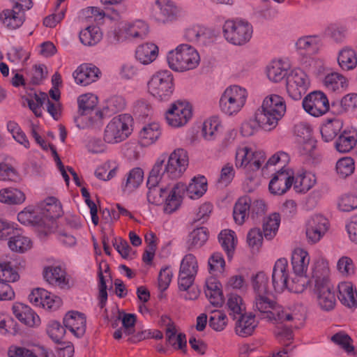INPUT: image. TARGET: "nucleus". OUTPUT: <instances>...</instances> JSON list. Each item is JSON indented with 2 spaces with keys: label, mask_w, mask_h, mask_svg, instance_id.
<instances>
[{
  "label": "nucleus",
  "mask_w": 357,
  "mask_h": 357,
  "mask_svg": "<svg viewBox=\"0 0 357 357\" xmlns=\"http://www.w3.org/2000/svg\"><path fill=\"white\" fill-rule=\"evenodd\" d=\"M310 261L309 253L305 249L295 248L291 257L293 273H290L287 258L281 257L274 264L272 272V284L275 291L288 290L295 294L303 293L310 280L307 275Z\"/></svg>",
  "instance_id": "obj_1"
},
{
  "label": "nucleus",
  "mask_w": 357,
  "mask_h": 357,
  "mask_svg": "<svg viewBox=\"0 0 357 357\" xmlns=\"http://www.w3.org/2000/svg\"><path fill=\"white\" fill-rule=\"evenodd\" d=\"M252 307L263 319L273 324L289 322L296 328L304 325L306 317L305 308L301 304L293 303L281 305L266 294L256 295Z\"/></svg>",
  "instance_id": "obj_2"
},
{
  "label": "nucleus",
  "mask_w": 357,
  "mask_h": 357,
  "mask_svg": "<svg viewBox=\"0 0 357 357\" xmlns=\"http://www.w3.org/2000/svg\"><path fill=\"white\" fill-rule=\"evenodd\" d=\"M62 208L54 197H49L35 205H29L17 214V220L23 225L36 227L44 236L52 232L53 220L60 217Z\"/></svg>",
  "instance_id": "obj_3"
},
{
  "label": "nucleus",
  "mask_w": 357,
  "mask_h": 357,
  "mask_svg": "<svg viewBox=\"0 0 357 357\" xmlns=\"http://www.w3.org/2000/svg\"><path fill=\"white\" fill-rule=\"evenodd\" d=\"M188 164V154L184 149L177 148L169 154L163 153L157 158L151 170V179L155 183L162 176L171 179L179 178L186 171Z\"/></svg>",
  "instance_id": "obj_4"
},
{
  "label": "nucleus",
  "mask_w": 357,
  "mask_h": 357,
  "mask_svg": "<svg viewBox=\"0 0 357 357\" xmlns=\"http://www.w3.org/2000/svg\"><path fill=\"white\" fill-rule=\"evenodd\" d=\"M287 111L286 102L283 97L271 93L262 100L261 105L256 112V118L262 130L271 131L278 125Z\"/></svg>",
  "instance_id": "obj_5"
},
{
  "label": "nucleus",
  "mask_w": 357,
  "mask_h": 357,
  "mask_svg": "<svg viewBox=\"0 0 357 357\" xmlns=\"http://www.w3.org/2000/svg\"><path fill=\"white\" fill-rule=\"evenodd\" d=\"M166 61L169 68L177 73H185L196 69L200 64L198 50L188 43H181L167 52Z\"/></svg>",
  "instance_id": "obj_6"
},
{
  "label": "nucleus",
  "mask_w": 357,
  "mask_h": 357,
  "mask_svg": "<svg viewBox=\"0 0 357 357\" xmlns=\"http://www.w3.org/2000/svg\"><path fill=\"white\" fill-rule=\"evenodd\" d=\"M249 97L248 89L238 84H231L221 93L218 107L226 116L234 117L245 107Z\"/></svg>",
  "instance_id": "obj_7"
},
{
  "label": "nucleus",
  "mask_w": 357,
  "mask_h": 357,
  "mask_svg": "<svg viewBox=\"0 0 357 357\" xmlns=\"http://www.w3.org/2000/svg\"><path fill=\"white\" fill-rule=\"evenodd\" d=\"M132 123L133 119L128 114H121L113 117L104 128V139L112 145L125 141L132 134Z\"/></svg>",
  "instance_id": "obj_8"
},
{
  "label": "nucleus",
  "mask_w": 357,
  "mask_h": 357,
  "mask_svg": "<svg viewBox=\"0 0 357 357\" xmlns=\"http://www.w3.org/2000/svg\"><path fill=\"white\" fill-rule=\"evenodd\" d=\"M174 89V76L169 70L156 71L147 82L149 93L158 101H168L173 94Z\"/></svg>",
  "instance_id": "obj_9"
},
{
  "label": "nucleus",
  "mask_w": 357,
  "mask_h": 357,
  "mask_svg": "<svg viewBox=\"0 0 357 357\" xmlns=\"http://www.w3.org/2000/svg\"><path fill=\"white\" fill-rule=\"evenodd\" d=\"M222 34L229 43L236 46H243L251 40L253 26L251 23L245 20H227L222 25Z\"/></svg>",
  "instance_id": "obj_10"
},
{
  "label": "nucleus",
  "mask_w": 357,
  "mask_h": 357,
  "mask_svg": "<svg viewBox=\"0 0 357 357\" xmlns=\"http://www.w3.org/2000/svg\"><path fill=\"white\" fill-rule=\"evenodd\" d=\"M265 160L263 151L255 150L247 144H240L236 149L234 164L237 169L255 172L261 167Z\"/></svg>",
  "instance_id": "obj_11"
},
{
  "label": "nucleus",
  "mask_w": 357,
  "mask_h": 357,
  "mask_svg": "<svg viewBox=\"0 0 357 357\" xmlns=\"http://www.w3.org/2000/svg\"><path fill=\"white\" fill-rule=\"evenodd\" d=\"M44 280L50 285L67 289L70 287V276L68 274L66 266L61 261L48 258L43 268Z\"/></svg>",
  "instance_id": "obj_12"
},
{
  "label": "nucleus",
  "mask_w": 357,
  "mask_h": 357,
  "mask_svg": "<svg viewBox=\"0 0 357 357\" xmlns=\"http://www.w3.org/2000/svg\"><path fill=\"white\" fill-rule=\"evenodd\" d=\"M194 114L192 105L186 100H178L170 104L165 112V121L169 126L180 128L185 126Z\"/></svg>",
  "instance_id": "obj_13"
},
{
  "label": "nucleus",
  "mask_w": 357,
  "mask_h": 357,
  "mask_svg": "<svg viewBox=\"0 0 357 357\" xmlns=\"http://www.w3.org/2000/svg\"><path fill=\"white\" fill-rule=\"evenodd\" d=\"M148 24L140 20L119 23L113 31L114 38L118 42L124 40L137 41L144 40L148 35Z\"/></svg>",
  "instance_id": "obj_14"
},
{
  "label": "nucleus",
  "mask_w": 357,
  "mask_h": 357,
  "mask_svg": "<svg viewBox=\"0 0 357 357\" xmlns=\"http://www.w3.org/2000/svg\"><path fill=\"white\" fill-rule=\"evenodd\" d=\"M181 9L174 0H154L151 5L150 16L156 22L168 24L178 20Z\"/></svg>",
  "instance_id": "obj_15"
},
{
  "label": "nucleus",
  "mask_w": 357,
  "mask_h": 357,
  "mask_svg": "<svg viewBox=\"0 0 357 357\" xmlns=\"http://www.w3.org/2000/svg\"><path fill=\"white\" fill-rule=\"evenodd\" d=\"M310 86L307 75L301 68L291 70L286 79V88L289 96L294 100H300Z\"/></svg>",
  "instance_id": "obj_16"
},
{
  "label": "nucleus",
  "mask_w": 357,
  "mask_h": 357,
  "mask_svg": "<svg viewBox=\"0 0 357 357\" xmlns=\"http://www.w3.org/2000/svg\"><path fill=\"white\" fill-rule=\"evenodd\" d=\"M199 270L197 257L191 253L186 254L181 259L178 277V288L186 289L192 286Z\"/></svg>",
  "instance_id": "obj_17"
},
{
  "label": "nucleus",
  "mask_w": 357,
  "mask_h": 357,
  "mask_svg": "<svg viewBox=\"0 0 357 357\" xmlns=\"http://www.w3.org/2000/svg\"><path fill=\"white\" fill-rule=\"evenodd\" d=\"M330 227L327 218L321 214L311 215L305 223V234L307 242L315 244L326 234Z\"/></svg>",
  "instance_id": "obj_18"
},
{
  "label": "nucleus",
  "mask_w": 357,
  "mask_h": 357,
  "mask_svg": "<svg viewBox=\"0 0 357 357\" xmlns=\"http://www.w3.org/2000/svg\"><path fill=\"white\" fill-rule=\"evenodd\" d=\"M302 105L304 110L314 117L324 115L330 109L326 95L320 91H314L307 95L303 100Z\"/></svg>",
  "instance_id": "obj_19"
},
{
  "label": "nucleus",
  "mask_w": 357,
  "mask_h": 357,
  "mask_svg": "<svg viewBox=\"0 0 357 357\" xmlns=\"http://www.w3.org/2000/svg\"><path fill=\"white\" fill-rule=\"evenodd\" d=\"M294 135L301 154H311L316 146V141L312 137L311 126L305 122H300L294 126Z\"/></svg>",
  "instance_id": "obj_20"
},
{
  "label": "nucleus",
  "mask_w": 357,
  "mask_h": 357,
  "mask_svg": "<svg viewBox=\"0 0 357 357\" xmlns=\"http://www.w3.org/2000/svg\"><path fill=\"white\" fill-rule=\"evenodd\" d=\"M185 192V184L177 182L173 185H166L163 203V210L166 213H172L179 208L182 204Z\"/></svg>",
  "instance_id": "obj_21"
},
{
  "label": "nucleus",
  "mask_w": 357,
  "mask_h": 357,
  "mask_svg": "<svg viewBox=\"0 0 357 357\" xmlns=\"http://www.w3.org/2000/svg\"><path fill=\"white\" fill-rule=\"evenodd\" d=\"M294 172L292 169L277 171L268 184V190L273 195H283L292 186Z\"/></svg>",
  "instance_id": "obj_22"
},
{
  "label": "nucleus",
  "mask_w": 357,
  "mask_h": 357,
  "mask_svg": "<svg viewBox=\"0 0 357 357\" xmlns=\"http://www.w3.org/2000/svg\"><path fill=\"white\" fill-rule=\"evenodd\" d=\"M294 46L298 54L314 56L321 52L324 41L322 37L319 35H305L296 40Z\"/></svg>",
  "instance_id": "obj_23"
},
{
  "label": "nucleus",
  "mask_w": 357,
  "mask_h": 357,
  "mask_svg": "<svg viewBox=\"0 0 357 357\" xmlns=\"http://www.w3.org/2000/svg\"><path fill=\"white\" fill-rule=\"evenodd\" d=\"M65 328L75 337H82L86 328V317L83 312L70 310L63 317Z\"/></svg>",
  "instance_id": "obj_24"
},
{
  "label": "nucleus",
  "mask_w": 357,
  "mask_h": 357,
  "mask_svg": "<svg viewBox=\"0 0 357 357\" xmlns=\"http://www.w3.org/2000/svg\"><path fill=\"white\" fill-rule=\"evenodd\" d=\"M291 68V63L288 59H274L266 66V75L270 82L280 83L287 79Z\"/></svg>",
  "instance_id": "obj_25"
},
{
  "label": "nucleus",
  "mask_w": 357,
  "mask_h": 357,
  "mask_svg": "<svg viewBox=\"0 0 357 357\" xmlns=\"http://www.w3.org/2000/svg\"><path fill=\"white\" fill-rule=\"evenodd\" d=\"M13 314L22 324L29 328L38 327L40 318L29 306L22 303H15L12 307Z\"/></svg>",
  "instance_id": "obj_26"
},
{
  "label": "nucleus",
  "mask_w": 357,
  "mask_h": 357,
  "mask_svg": "<svg viewBox=\"0 0 357 357\" xmlns=\"http://www.w3.org/2000/svg\"><path fill=\"white\" fill-rule=\"evenodd\" d=\"M100 74L99 69L91 64L79 65L73 73L75 82L81 86H87L96 82Z\"/></svg>",
  "instance_id": "obj_27"
},
{
  "label": "nucleus",
  "mask_w": 357,
  "mask_h": 357,
  "mask_svg": "<svg viewBox=\"0 0 357 357\" xmlns=\"http://www.w3.org/2000/svg\"><path fill=\"white\" fill-rule=\"evenodd\" d=\"M223 124L220 116L213 115L206 119L201 128V135L204 141L215 142L222 132Z\"/></svg>",
  "instance_id": "obj_28"
},
{
  "label": "nucleus",
  "mask_w": 357,
  "mask_h": 357,
  "mask_svg": "<svg viewBox=\"0 0 357 357\" xmlns=\"http://www.w3.org/2000/svg\"><path fill=\"white\" fill-rule=\"evenodd\" d=\"M162 129L160 124L153 121L144 124L139 132V142L142 146L154 144L160 137Z\"/></svg>",
  "instance_id": "obj_29"
},
{
  "label": "nucleus",
  "mask_w": 357,
  "mask_h": 357,
  "mask_svg": "<svg viewBox=\"0 0 357 357\" xmlns=\"http://www.w3.org/2000/svg\"><path fill=\"white\" fill-rule=\"evenodd\" d=\"M211 36L212 31L209 28L199 24L190 25L183 32L184 38L194 43L205 44Z\"/></svg>",
  "instance_id": "obj_30"
},
{
  "label": "nucleus",
  "mask_w": 357,
  "mask_h": 357,
  "mask_svg": "<svg viewBox=\"0 0 357 357\" xmlns=\"http://www.w3.org/2000/svg\"><path fill=\"white\" fill-rule=\"evenodd\" d=\"M159 48L153 43H145L137 47L135 59L140 64L148 66L155 61L158 56Z\"/></svg>",
  "instance_id": "obj_31"
},
{
  "label": "nucleus",
  "mask_w": 357,
  "mask_h": 357,
  "mask_svg": "<svg viewBox=\"0 0 357 357\" xmlns=\"http://www.w3.org/2000/svg\"><path fill=\"white\" fill-rule=\"evenodd\" d=\"M204 293L209 302L214 306H221L223 303L222 284L214 276L208 277L206 280Z\"/></svg>",
  "instance_id": "obj_32"
},
{
  "label": "nucleus",
  "mask_w": 357,
  "mask_h": 357,
  "mask_svg": "<svg viewBox=\"0 0 357 357\" xmlns=\"http://www.w3.org/2000/svg\"><path fill=\"white\" fill-rule=\"evenodd\" d=\"M317 183V177L310 171L301 169L294 175L293 188L295 192L306 193L312 189Z\"/></svg>",
  "instance_id": "obj_33"
},
{
  "label": "nucleus",
  "mask_w": 357,
  "mask_h": 357,
  "mask_svg": "<svg viewBox=\"0 0 357 357\" xmlns=\"http://www.w3.org/2000/svg\"><path fill=\"white\" fill-rule=\"evenodd\" d=\"M0 22L9 29L20 28L25 20V14L17 7L7 8L0 13Z\"/></svg>",
  "instance_id": "obj_34"
},
{
  "label": "nucleus",
  "mask_w": 357,
  "mask_h": 357,
  "mask_svg": "<svg viewBox=\"0 0 357 357\" xmlns=\"http://www.w3.org/2000/svg\"><path fill=\"white\" fill-rule=\"evenodd\" d=\"M314 294L317 305L321 310L328 312L335 307L336 298L331 285L314 288Z\"/></svg>",
  "instance_id": "obj_35"
},
{
  "label": "nucleus",
  "mask_w": 357,
  "mask_h": 357,
  "mask_svg": "<svg viewBox=\"0 0 357 357\" xmlns=\"http://www.w3.org/2000/svg\"><path fill=\"white\" fill-rule=\"evenodd\" d=\"M329 267L328 262L320 259L317 260L312 266V281L314 288L331 286L329 282Z\"/></svg>",
  "instance_id": "obj_36"
},
{
  "label": "nucleus",
  "mask_w": 357,
  "mask_h": 357,
  "mask_svg": "<svg viewBox=\"0 0 357 357\" xmlns=\"http://www.w3.org/2000/svg\"><path fill=\"white\" fill-rule=\"evenodd\" d=\"M207 189V179L201 175L194 176L188 185H185V192L191 199H199L206 192Z\"/></svg>",
  "instance_id": "obj_37"
},
{
  "label": "nucleus",
  "mask_w": 357,
  "mask_h": 357,
  "mask_svg": "<svg viewBox=\"0 0 357 357\" xmlns=\"http://www.w3.org/2000/svg\"><path fill=\"white\" fill-rule=\"evenodd\" d=\"M338 298L348 307H357V291L350 282H342L338 285Z\"/></svg>",
  "instance_id": "obj_38"
},
{
  "label": "nucleus",
  "mask_w": 357,
  "mask_h": 357,
  "mask_svg": "<svg viewBox=\"0 0 357 357\" xmlns=\"http://www.w3.org/2000/svg\"><path fill=\"white\" fill-rule=\"evenodd\" d=\"M236 323L235 332L241 337L251 335L258 325L255 315L252 313L242 314Z\"/></svg>",
  "instance_id": "obj_39"
},
{
  "label": "nucleus",
  "mask_w": 357,
  "mask_h": 357,
  "mask_svg": "<svg viewBox=\"0 0 357 357\" xmlns=\"http://www.w3.org/2000/svg\"><path fill=\"white\" fill-rule=\"evenodd\" d=\"M109 266L108 264L102 261L99 264L98 270V305L100 308H103L107 303V284L106 282L109 280L110 275L108 272Z\"/></svg>",
  "instance_id": "obj_40"
},
{
  "label": "nucleus",
  "mask_w": 357,
  "mask_h": 357,
  "mask_svg": "<svg viewBox=\"0 0 357 357\" xmlns=\"http://www.w3.org/2000/svg\"><path fill=\"white\" fill-rule=\"evenodd\" d=\"M152 172L149 173V176L147 181V186L149 191L147 193V199L149 203L159 206L164 203L166 186L158 187V185L161 179H158L156 182L152 181Z\"/></svg>",
  "instance_id": "obj_41"
},
{
  "label": "nucleus",
  "mask_w": 357,
  "mask_h": 357,
  "mask_svg": "<svg viewBox=\"0 0 357 357\" xmlns=\"http://www.w3.org/2000/svg\"><path fill=\"white\" fill-rule=\"evenodd\" d=\"M7 245L12 252L22 254L31 249L33 242L29 236L17 233L8 239Z\"/></svg>",
  "instance_id": "obj_42"
},
{
  "label": "nucleus",
  "mask_w": 357,
  "mask_h": 357,
  "mask_svg": "<svg viewBox=\"0 0 357 357\" xmlns=\"http://www.w3.org/2000/svg\"><path fill=\"white\" fill-rule=\"evenodd\" d=\"M119 170V163L115 160H108L98 165L94 174L99 180L109 181L117 176Z\"/></svg>",
  "instance_id": "obj_43"
},
{
  "label": "nucleus",
  "mask_w": 357,
  "mask_h": 357,
  "mask_svg": "<svg viewBox=\"0 0 357 357\" xmlns=\"http://www.w3.org/2000/svg\"><path fill=\"white\" fill-rule=\"evenodd\" d=\"M26 200L25 194L20 189L8 187L0 190V202L6 205H20Z\"/></svg>",
  "instance_id": "obj_44"
},
{
  "label": "nucleus",
  "mask_w": 357,
  "mask_h": 357,
  "mask_svg": "<svg viewBox=\"0 0 357 357\" xmlns=\"http://www.w3.org/2000/svg\"><path fill=\"white\" fill-rule=\"evenodd\" d=\"M337 63L343 70H351L357 66V55L354 49L349 47H344L337 54Z\"/></svg>",
  "instance_id": "obj_45"
},
{
  "label": "nucleus",
  "mask_w": 357,
  "mask_h": 357,
  "mask_svg": "<svg viewBox=\"0 0 357 357\" xmlns=\"http://www.w3.org/2000/svg\"><path fill=\"white\" fill-rule=\"evenodd\" d=\"M251 198L249 196L241 197L234 206L233 216L238 225H243L248 218L250 209Z\"/></svg>",
  "instance_id": "obj_46"
},
{
  "label": "nucleus",
  "mask_w": 357,
  "mask_h": 357,
  "mask_svg": "<svg viewBox=\"0 0 357 357\" xmlns=\"http://www.w3.org/2000/svg\"><path fill=\"white\" fill-rule=\"evenodd\" d=\"M323 84L326 90L331 92H341L347 89L348 86L347 78L338 73L326 75Z\"/></svg>",
  "instance_id": "obj_47"
},
{
  "label": "nucleus",
  "mask_w": 357,
  "mask_h": 357,
  "mask_svg": "<svg viewBox=\"0 0 357 357\" xmlns=\"http://www.w3.org/2000/svg\"><path fill=\"white\" fill-rule=\"evenodd\" d=\"M8 357H47V351L42 346H35L32 349L23 347L11 346L8 351Z\"/></svg>",
  "instance_id": "obj_48"
},
{
  "label": "nucleus",
  "mask_w": 357,
  "mask_h": 357,
  "mask_svg": "<svg viewBox=\"0 0 357 357\" xmlns=\"http://www.w3.org/2000/svg\"><path fill=\"white\" fill-rule=\"evenodd\" d=\"M343 127V121L337 118L326 120L321 126L320 132L324 141H332Z\"/></svg>",
  "instance_id": "obj_49"
},
{
  "label": "nucleus",
  "mask_w": 357,
  "mask_h": 357,
  "mask_svg": "<svg viewBox=\"0 0 357 357\" xmlns=\"http://www.w3.org/2000/svg\"><path fill=\"white\" fill-rule=\"evenodd\" d=\"M45 94V93H37L33 90H30L23 95V104H26L36 116H40L42 114L41 107H43L45 102L43 95Z\"/></svg>",
  "instance_id": "obj_50"
},
{
  "label": "nucleus",
  "mask_w": 357,
  "mask_h": 357,
  "mask_svg": "<svg viewBox=\"0 0 357 357\" xmlns=\"http://www.w3.org/2000/svg\"><path fill=\"white\" fill-rule=\"evenodd\" d=\"M144 180V172L140 167L132 168L126 174V181L123 184V190L131 193L138 188Z\"/></svg>",
  "instance_id": "obj_51"
},
{
  "label": "nucleus",
  "mask_w": 357,
  "mask_h": 357,
  "mask_svg": "<svg viewBox=\"0 0 357 357\" xmlns=\"http://www.w3.org/2000/svg\"><path fill=\"white\" fill-rule=\"evenodd\" d=\"M102 38V33L99 26L91 25L82 29L79 33L80 42L86 46H93Z\"/></svg>",
  "instance_id": "obj_52"
},
{
  "label": "nucleus",
  "mask_w": 357,
  "mask_h": 357,
  "mask_svg": "<svg viewBox=\"0 0 357 357\" xmlns=\"http://www.w3.org/2000/svg\"><path fill=\"white\" fill-rule=\"evenodd\" d=\"M226 307L229 314L236 319L246 310V306L242 297L236 294L231 293L227 295Z\"/></svg>",
  "instance_id": "obj_53"
},
{
  "label": "nucleus",
  "mask_w": 357,
  "mask_h": 357,
  "mask_svg": "<svg viewBox=\"0 0 357 357\" xmlns=\"http://www.w3.org/2000/svg\"><path fill=\"white\" fill-rule=\"evenodd\" d=\"M17 266L11 261H0V282H15L20 280Z\"/></svg>",
  "instance_id": "obj_54"
},
{
  "label": "nucleus",
  "mask_w": 357,
  "mask_h": 357,
  "mask_svg": "<svg viewBox=\"0 0 357 357\" xmlns=\"http://www.w3.org/2000/svg\"><path fill=\"white\" fill-rule=\"evenodd\" d=\"M280 225V215L279 213L270 214L264 220L263 232L267 240H272L277 234Z\"/></svg>",
  "instance_id": "obj_55"
},
{
  "label": "nucleus",
  "mask_w": 357,
  "mask_h": 357,
  "mask_svg": "<svg viewBox=\"0 0 357 357\" xmlns=\"http://www.w3.org/2000/svg\"><path fill=\"white\" fill-rule=\"evenodd\" d=\"M218 238L228 258H231L237 244V237L235 232L230 229H224L219 234Z\"/></svg>",
  "instance_id": "obj_56"
},
{
  "label": "nucleus",
  "mask_w": 357,
  "mask_h": 357,
  "mask_svg": "<svg viewBox=\"0 0 357 357\" xmlns=\"http://www.w3.org/2000/svg\"><path fill=\"white\" fill-rule=\"evenodd\" d=\"M356 133L344 130L335 142V148L340 153L350 151L356 144Z\"/></svg>",
  "instance_id": "obj_57"
},
{
  "label": "nucleus",
  "mask_w": 357,
  "mask_h": 357,
  "mask_svg": "<svg viewBox=\"0 0 357 357\" xmlns=\"http://www.w3.org/2000/svg\"><path fill=\"white\" fill-rule=\"evenodd\" d=\"M208 240V230L205 227L193 229L188 236V245L190 249L201 248Z\"/></svg>",
  "instance_id": "obj_58"
},
{
  "label": "nucleus",
  "mask_w": 357,
  "mask_h": 357,
  "mask_svg": "<svg viewBox=\"0 0 357 357\" xmlns=\"http://www.w3.org/2000/svg\"><path fill=\"white\" fill-rule=\"evenodd\" d=\"M290 161L289 155L284 151H278L271 156L267 160L265 167L268 169L271 167H278V171L291 169L288 167Z\"/></svg>",
  "instance_id": "obj_59"
},
{
  "label": "nucleus",
  "mask_w": 357,
  "mask_h": 357,
  "mask_svg": "<svg viewBox=\"0 0 357 357\" xmlns=\"http://www.w3.org/2000/svg\"><path fill=\"white\" fill-rule=\"evenodd\" d=\"M8 132L13 138L25 149H29L30 143L20 125L15 121H8L6 124Z\"/></svg>",
  "instance_id": "obj_60"
},
{
  "label": "nucleus",
  "mask_w": 357,
  "mask_h": 357,
  "mask_svg": "<svg viewBox=\"0 0 357 357\" xmlns=\"http://www.w3.org/2000/svg\"><path fill=\"white\" fill-rule=\"evenodd\" d=\"M225 261L220 252H214L208 259V270L211 276L218 275L224 273Z\"/></svg>",
  "instance_id": "obj_61"
},
{
  "label": "nucleus",
  "mask_w": 357,
  "mask_h": 357,
  "mask_svg": "<svg viewBox=\"0 0 357 357\" xmlns=\"http://www.w3.org/2000/svg\"><path fill=\"white\" fill-rule=\"evenodd\" d=\"M354 170V160L351 157H343L336 162L335 172L340 178H345L351 176Z\"/></svg>",
  "instance_id": "obj_62"
},
{
  "label": "nucleus",
  "mask_w": 357,
  "mask_h": 357,
  "mask_svg": "<svg viewBox=\"0 0 357 357\" xmlns=\"http://www.w3.org/2000/svg\"><path fill=\"white\" fill-rule=\"evenodd\" d=\"M7 56L11 63L24 66L30 57V52L22 47H13L8 52Z\"/></svg>",
  "instance_id": "obj_63"
},
{
  "label": "nucleus",
  "mask_w": 357,
  "mask_h": 357,
  "mask_svg": "<svg viewBox=\"0 0 357 357\" xmlns=\"http://www.w3.org/2000/svg\"><path fill=\"white\" fill-rule=\"evenodd\" d=\"M268 275L264 271H260L252 276V286L255 294H266L268 291Z\"/></svg>",
  "instance_id": "obj_64"
}]
</instances>
